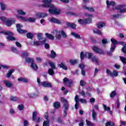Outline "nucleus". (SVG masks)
<instances>
[{"label": "nucleus", "mask_w": 126, "mask_h": 126, "mask_svg": "<svg viewBox=\"0 0 126 126\" xmlns=\"http://www.w3.org/2000/svg\"><path fill=\"white\" fill-rule=\"evenodd\" d=\"M116 8L117 9H120V12L125 13L126 12V8L125 5H120L118 6Z\"/></svg>", "instance_id": "nucleus-15"}, {"label": "nucleus", "mask_w": 126, "mask_h": 126, "mask_svg": "<svg viewBox=\"0 0 126 126\" xmlns=\"http://www.w3.org/2000/svg\"><path fill=\"white\" fill-rule=\"evenodd\" d=\"M83 8H84V9H86V10H88V11H90V12H94V8L87 7L86 6H84L83 7Z\"/></svg>", "instance_id": "nucleus-25"}, {"label": "nucleus", "mask_w": 126, "mask_h": 126, "mask_svg": "<svg viewBox=\"0 0 126 126\" xmlns=\"http://www.w3.org/2000/svg\"><path fill=\"white\" fill-rule=\"evenodd\" d=\"M114 126V123L112 122H108L106 124V126Z\"/></svg>", "instance_id": "nucleus-50"}, {"label": "nucleus", "mask_w": 126, "mask_h": 126, "mask_svg": "<svg viewBox=\"0 0 126 126\" xmlns=\"http://www.w3.org/2000/svg\"><path fill=\"white\" fill-rule=\"evenodd\" d=\"M16 46L19 48H21V44L19 42H16Z\"/></svg>", "instance_id": "nucleus-64"}, {"label": "nucleus", "mask_w": 126, "mask_h": 126, "mask_svg": "<svg viewBox=\"0 0 126 126\" xmlns=\"http://www.w3.org/2000/svg\"><path fill=\"white\" fill-rule=\"evenodd\" d=\"M52 34L50 33H46L45 36L48 38V39H50V40H54V39H56V40H61L62 39V37L63 38H67V35H66V32L63 30H60L58 32L57 30H54L53 31Z\"/></svg>", "instance_id": "nucleus-2"}, {"label": "nucleus", "mask_w": 126, "mask_h": 126, "mask_svg": "<svg viewBox=\"0 0 126 126\" xmlns=\"http://www.w3.org/2000/svg\"><path fill=\"white\" fill-rule=\"evenodd\" d=\"M85 56L88 57V59H91V58H92V53H85Z\"/></svg>", "instance_id": "nucleus-46"}, {"label": "nucleus", "mask_w": 126, "mask_h": 126, "mask_svg": "<svg viewBox=\"0 0 126 126\" xmlns=\"http://www.w3.org/2000/svg\"><path fill=\"white\" fill-rule=\"evenodd\" d=\"M85 16L87 18L85 19H80L78 20L79 24H87L92 22V14L86 13Z\"/></svg>", "instance_id": "nucleus-3"}, {"label": "nucleus", "mask_w": 126, "mask_h": 126, "mask_svg": "<svg viewBox=\"0 0 126 126\" xmlns=\"http://www.w3.org/2000/svg\"><path fill=\"white\" fill-rule=\"evenodd\" d=\"M106 73L108 74H109L110 75V76L117 77L119 75V74H118L119 73L118 72L116 71L115 70H113L112 72L109 69H107Z\"/></svg>", "instance_id": "nucleus-12"}, {"label": "nucleus", "mask_w": 126, "mask_h": 126, "mask_svg": "<svg viewBox=\"0 0 126 126\" xmlns=\"http://www.w3.org/2000/svg\"><path fill=\"white\" fill-rule=\"evenodd\" d=\"M0 20L4 23H5V25H6V26L8 27L11 26L12 24H14V23H15V19H12L11 20H8L4 17H0Z\"/></svg>", "instance_id": "nucleus-5"}, {"label": "nucleus", "mask_w": 126, "mask_h": 126, "mask_svg": "<svg viewBox=\"0 0 126 126\" xmlns=\"http://www.w3.org/2000/svg\"><path fill=\"white\" fill-rule=\"evenodd\" d=\"M43 4L41 5V7H49V13L50 14H55L56 15H59L61 14V9L58 8H56L55 6L52 4V0H42Z\"/></svg>", "instance_id": "nucleus-1"}, {"label": "nucleus", "mask_w": 126, "mask_h": 126, "mask_svg": "<svg viewBox=\"0 0 126 126\" xmlns=\"http://www.w3.org/2000/svg\"><path fill=\"white\" fill-rule=\"evenodd\" d=\"M7 40L9 41H14L15 40V38L10 35L7 37Z\"/></svg>", "instance_id": "nucleus-52"}, {"label": "nucleus", "mask_w": 126, "mask_h": 126, "mask_svg": "<svg viewBox=\"0 0 126 126\" xmlns=\"http://www.w3.org/2000/svg\"><path fill=\"white\" fill-rule=\"evenodd\" d=\"M0 33L4 34V35H9V36H12L13 33L10 32L2 31V28L0 27Z\"/></svg>", "instance_id": "nucleus-17"}, {"label": "nucleus", "mask_w": 126, "mask_h": 126, "mask_svg": "<svg viewBox=\"0 0 126 126\" xmlns=\"http://www.w3.org/2000/svg\"><path fill=\"white\" fill-rule=\"evenodd\" d=\"M37 96V94H32V93H27L25 95L26 98H34V97H36Z\"/></svg>", "instance_id": "nucleus-20"}, {"label": "nucleus", "mask_w": 126, "mask_h": 126, "mask_svg": "<svg viewBox=\"0 0 126 126\" xmlns=\"http://www.w3.org/2000/svg\"><path fill=\"white\" fill-rule=\"evenodd\" d=\"M31 67L32 69L34 71H36L37 69H38V66L37 65V64L34 62L31 64Z\"/></svg>", "instance_id": "nucleus-22"}, {"label": "nucleus", "mask_w": 126, "mask_h": 126, "mask_svg": "<svg viewBox=\"0 0 126 126\" xmlns=\"http://www.w3.org/2000/svg\"><path fill=\"white\" fill-rule=\"evenodd\" d=\"M92 62L95 64H98L99 63V59L96 56H93L92 57Z\"/></svg>", "instance_id": "nucleus-21"}, {"label": "nucleus", "mask_w": 126, "mask_h": 126, "mask_svg": "<svg viewBox=\"0 0 126 126\" xmlns=\"http://www.w3.org/2000/svg\"><path fill=\"white\" fill-rule=\"evenodd\" d=\"M77 60H71L69 61V63H71V64H75L77 63Z\"/></svg>", "instance_id": "nucleus-43"}, {"label": "nucleus", "mask_w": 126, "mask_h": 126, "mask_svg": "<svg viewBox=\"0 0 126 126\" xmlns=\"http://www.w3.org/2000/svg\"><path fill=\"white\" fill-rule=\"evenodd\" d=\"M14 71V70L13 69H11L10 70L8 73L6 74V77H7V78H9V77H10V76H11V74H12V73Z\"/></svg>", "instance_id": "nucleus-31"}, {"label": "nucleus", "mask_w": 126, "mask_h": 126, "mask_svg": "<svg viewBox=\"0 0 126 126\" xmlns=\"http://www.w3.org/2000/svg\"><path fill=\"white\" fill-rule=\"evenodd\" d=\"M0 6L1 10L2 11H4V10L6 8V6L5 5V4H4V3H0Z\"/></svg>", "instance_id": "nucleus-34"}, {"label": "nucleus", "mask_w": 126, "mask_h": 126, "mask_svg": "<svg viewBox=\"0 0 126 126\" xmlns=\"http://www.w3.org/2000/svg\"><path fill=\"white\" fill-rule=\"evenodd\" d=\"M10 100L11 101H12L13 102H15L16 101H17V100H18V98H17L16 97V96H11L10 98Z\"/></svg>", "instance_id": "nucleus-41"}, {"label": "nucleus", "mask_w": 126, "mask_h": 126, "mask_svg": "<svg viewBox=\"0 0 126 126\" xmlns=\"http://www.w3.org/2000/svg\"><path fill=\"white\" fill-rule=\"evenodd\" d=\"M78 100H79V97L78 95H76L75 97V101L76 102L75 104V109H78V107H79V103L78 102Z\"/></svg>", "instance_id": "nucleus-19"}, {"label": "nucleus", "mask_w": 126, "mask_h": 126, "mask_svg": "<svg viewBox=\"0 0 126 126\" xmlns=\"http://www.w3.org/2000/svg\"><path fill=\"white\" fill-rule=\"evenodd\" d=\"M46 41L47 39L46 38H43L42 41L37 40L33 41V45L34 46H39L40 45H44L46 43Z\"/></svg>", "instance_id": "nucleus-9"}, {"label": "nucleus", "mask_w": 126, "mask_h": 126, "mask_svg": "<svg viewBox=\"0 0 126 126\" xmlns=\"http://www.w3.org/2000/svg\"><path fill=\"white\" fill-rule=\"evenodd\" d=\"M16 18H17L18 19H20L23 21H29V22H31L32 23H33V22H35V21H36V18H35V17H30L26 19L25 17H24L23 16L16 15Z\"/></svg>", "instance_id": "nucleus-4"}, {"label": "nucleus", "mask_w": 126, "mask_h": 126, "mask_svg": "<svg viewBox=\"0 0 126 126\" xmlns=\"http://www.w3.org/2000/svg\"><path fill=\"white\" fill-rule=\"evenodd\" d=\"M42 35H43V33H38L37 34L38 40H41V39H42V41H43V39H45V38L42 37Z\"/></svg>", "instance_id": "nucleus-40"}, {"label": "nucleus", "mask_w": 126, "mask_h": 126, "mask_svg": "<svg viewBox=\"0 0 126 126\" xmlns=\"http://www.w3.org/2000/svg\"><path fill=\"white\" fill-rule=\"evenodd\" d=\"M36 117H37V112L35 111L32 114V120L35 121L36 119Z\"/></svg>", "instance_id": "nucleus-47"}, {"label": "nucleus", "mask_w": 126, "mask_h": 126, "mask_svg": "<svg viewBox=\"0 0 126 126\" xmlns=\"http://www.w3.org/2000/svg\"><path fill=\"white\" fill-rule=\"evenodd\" d=\"M24 126H28V121L27 120H24Z\"/></svg>", "instance_id": "nucleus-62"}, {"label": "nucleus", "mask_w": 126, "mask_h": 126, "mask_svg": "<svg viewBox=\"0 0 126 126\" xmlns=\"http://www.w3.org/2000/svg\"><path fill=\"white\" fill-rule=\"evenodd\" d=\"M11 51L14 53H16L17 52V49H16L15 47H13L11 48Z\"/></svg>", "instance_id": "nucleus-63"}, {"label": "nucleus", "mask_w": 126, "mask_h": 126, "mask_svg": "<svg viewBox=\"0 0 126 126\" xmlns=\"http://www.w3.org/2000/svg\"><path fill=\"white\" fill-rule=\"evenodd\" d=\"M120 44L121 45H122V46H124V47L122 48V51L126 54V43L124 42H120Z\"/></svg>", "instance_id": "nucleus-27"}, {"label": "nucleus", "mask_w": 126, "mask_h": 126, "mask_svg": "<svg viewBox=\"0 0 126 126\" xmlns=\"http://www.w3.org/2000/svg\"><path fill=\"white\" fill-rule=\"evenodd\" d=\"M61 102H63V117H65L66 116V112H67V110H68V103H67V100L64 99V97L61 98Z\"/></svg>", "instance_id": "nucleus-6"}, {"label": "nucleus", "mask_w": 126, "mask_h": 126, "mask_svg": "<svg viewBox=\"0 0 126 126\" xmlns=\"http://www.w3.org/2000/svg\"><path fill=\"white\" fill-rule=\"evenodd\" d=\"M63 82L65 84H66L68 82V78H64L63 79Z\"/></svg>", "instance_id": "nucleus-61"}, {"label": "nucleus", "mask_w": 126, "mask_h": 126, "mask_svg": "<svg viewBox=\"0 0 126 126\" xmlns=\"http://www.w3.org/2000/svg\"><path fill=\"white\" fill-rule=\"evenodd\" d=\"M25 62L28 63L32 64L34 63V60L31 58H26Z\"/></svg>", "instance_id": "nucleus-29"}, {"label": "nucleus", "mask_w": 126, "mask_h": 126, "mask_svg": "<svg viewBox=\"0 0 126 126\" xmlns=\"http://www.w3.org/2000/svg\"><path fill=\"white\" fill-rule=\"evenodd\" d=\"M94 33H95V34H97L98 35H102V32H101V31H100L99 30L94 29Z\"/></svg>", "instance_id": "nucleus-39"}, {"label": "nucleus", "mask_w": 126, "mask_h": 126, "mask_svg": "<svg viewBox=\"0 0 126 126\" xmlns=\"http://www.w3.org/2000/svg\"><path fill=\"white\" fill-rule=\"evenodd\" d=\"M86 83L85 82V81H81L80 83V84L81 86H84V85H85Z\"/></svg>", "instance_id": "nucleus-59"}, {"label": "nucleus", "mask_w": 126, "mask_h": 126, "mask_svg": "<svg viewBox=\"0 0 126 126\" xmlns=\"http://www.w3.org/2000/svg\"><path fill=\"white\" fill-rule=\"evenodd\" d=\"M60 106H61V105L60 104V102H54V108L58 109V108H60Z\"/></svg>", "instance_id": "nucleus-42"}, {"label": "nucleus", "mask_w": 126, "mask_h": 126, "mask_svg": "<svg viewBox=\"0 0 126 126\" xmlns=\"http://www.w3.org/2000/svg\"><path fill=\"white\" fill-rule=\"evenodd\" d=\"M28 56H29V54L28 52H24L22 55V57H23V58H25L26 59L27 58Z\"/></svg>", "instance_id": "nucleus-45"}, {"label": "nucleus", "mask_w": 126, "mask_h": 126, "mask_svg": "<svg viewBox=\"0 0 126 126\" xmlns=\"http://www.w3.org/2000/svg\"><path fill=\"white\" fill-rule=\"evenodd\" d=\"M27 38L28 39H32L33 38V34L31 32H29L27 34Z\"/></svg>", "instance_id": "nucleus-44"}, {"label": "nucleus", "mask_w": 126, "mask_h": 126, "mask_svg": "<svg viewBox=\"0 0 126 126\" xmlns=\"http://www.w3.org/2000/svg\"><path fill=\"white\" fill-rule=\"evenodd\" d=\"M115 95H116V92L112 91L110 94V98H114V97H115Z\"/></svg>", "instance_id": "nucleus-48"}, {"label": "nucleus", "mask_w": 126, "mask_h": 126, "mask_svg": "<svg viewBox=\"0 0 126 126\" xmlns=\"http://www.w3.org/2000/svg\"><path fill=\"white\" fill-rule=\"evenodd\" d=\"M42 121V118L40 117H37L36 119L35 120V123H40Z\"/></svg>", "instance_id": "nucleus-55"}, {"label": "nucleus", "mask_w": 126, "mask_h": 126, "mask_svg": "<svg viewBox=\"0 0 126 126\" xmlns=\"http://www.w3.org/2000/svg\"><path fill=\"white\" fill-rule=\"evenodd\" d=\"M18 109L19 110V111H23V110L24 109V106L22 104H20L18 105Z\"/></svg>", "instance_id": "nucleus-49"}, {"label": "nucleus", "mask_w": 126, "mask_h": 126, "mask_svg": "<svg viewBox=\"0 0 126 126\" xmlns=\"http://www.w3.org/2000/svg\"><path fill=\"white\" fill-rule=\"evenodd\" d=\"M44 118L46 120L44 121L43 126H49L50 122L48 120V118H49V114L47 112L45 113L44 115Z\"/></svg>", "instance_id": "nucleus-11"}, {"label": "nucleus", "mask_w": 126, "mask_h": 126, "mask_svg": "<svg viewBox=\"0 0 126 126\" xmlns=\"http://www.w3.org/2000/svg\"><path fill=\"white\" fill-rule=\"evenodd\" d=\"M71 35L74 36L75 38H76V39H80V35L75 32H72L71 33Z\"/></svg>", "instance_id": "nucleus-35"}, {"label": "nucleus", "mask_w": 126, "mask_h": 126, "mask_svg": "<svg viewBox=\"0 0 126 126\" xmlns=\"http://www.w3.org/2000/svg\"><path fill=\"white\" fill-rule=\"evenodd\" d=\"M23 82L24 83H28V82H29V80L27 78H24L23 80Z\"/></svg>", "instance_id": "nucleus-57"}, {"label": "nucleus", "mask_w": 126, "mask_h": 126, "mask_svg": "<svg viewBox=\"0 0 126 126\" xmlns=\"http://www.w3.org/2000/svg\"><path fill=\"white\" fill-rule=\"evenodd\" d=\"M92 50L94 51L95 53H96L97 54H99L100 55H102V54H103V50H102L101 49L98 48L97 46H93L92 48Z\"/></svg>", "instance_id": "nucleus-10"}, {"label": "nucleus", "mask_w": 126, "mask_h": 126, "mask_svg": "<svg viewBox=\"0 0 126 126\" xmlns=\"http://www.w3.org/2000/svg\"><path fill=\"white\" fill-rule=\"evenodd\" d=\"M105 25V23L100 22L96 25V26L98 28H102V27H104Z\"/></svg>", "instance_id": "nucleus-30"}, {"label": "nucleus", "mask_w": 126, "mask_h": 126, "mask_svg": "<svg viewBox=\"0 0 126 126\" xmlns=\"http://www.w3.org/2000/svg\"><path fill=\"white\" fill-rule=\"evenodd\" d=\"M71 14L73 15V16H75V17H77L79 15L78 13H71Z\"/></svg>", "instance_id": "nucleus-58"}, {"label": "nucleus", "mask_w": 126, "mask_h": 126, "mask_svg": "<svg viewBox=\"0 0 126 126\" xmlns=\"http://www.w3.org/2000/svg\"><path fill=\"white\" fill-rule=\"evenodd\" d=\"M36 61L37 63H40L42 62V58L40 57H36Z\"/></svg>", "instance_id": "nucleus-56"}, {"label": "nucleus", "mask_w": 126, "mask_h": 126, "mask_svg": "<svg viewBox=\"0 0 126 126\" xmlns=\"http://www.w3.org/2000/svg\"><path fill=\"white\" fill-rule=\"evenodd\" d=\"M49 21L52 23H56V24H62V22L60 20L55 18H50Z\"/></svg>", "instance_id": "nucleus-16"}, {"label": "nucleus", "mask_w": 126, "mask_h": 126, "mask_svg": "<svg viewBox=\"0 0 126 126\" xmlns=\"http://www.w3.org/2000/svg\"><path fill=\"white\" fill-rule=\"evenodd\" d=\"M36 17L37 18H44L45 17H47L48 16V14L46 13H37L35 14Z\"/></svg>", "instance_id": "nucleus-13"}, {"label": "nucleus", "mask_w": 126, "mask_h": 126, "mask_svg": "<svg viewBox=\"0 0 126 126\" xmlns=\"http://www.w3.org/2000/svg\"><path fill=\"white\" fill-rule=\"evenodd\" d=\"M37 82L39 86H43V87L46 88L52 87V83L47 81L41 82L40 78H37Z\"/></svg>", "instance_id": "nucleus-7"}, {"label": "nucleus", "mask_w": 126, "mask_h": 126, "mask_svg": "<svg viewBox=\"0 0 126 126\" xmlns=\"http://www.w3.org/2000/svg\"><path fill=\"white\" fill-rule=\"evenodd\" d=\"M106 4L107 5V7H109L110 5L114 6V5H116V2H115L114 1H109V0H107Z\"/></svg>", "instance_id": "nucleus-26"}, {"label": "nucleus", "mask_w": 126, "mask_h": 126, "mask_svg": "<svg viewBox=\"0 0 126 126\" xmlns=\"http://www.w3.org/2000/svg\"><path fill=\"white\" fill-rule=\"evenodd\" d=\"M51 59H55L57 57V54L54 50H52L51 52V55L49 56Z\"/></svg>", "instance_id": "nucleus-28"}, {"label": "nucleus", "mask_w": 126, "mask_h": 126, "mask_svg": "<svg viewBox=\"0 0 126 126\" xmlns=\"http://www.w3.org/2000/svg\"><path fill=\"white\" fill-rule=\"evenodd\" d=\"M16 27L18 33H20V34H24L25 33H27L28 32L26 30H22L21 28H22V25L19 24L16 25Z\"/></svg>", "instance_id": "nucleus-8"}, {"label": "nucleus", "mask_w": 126, "mask_h": 126, "mask_svg": "<svg viewBox=\"0 0 126 126\" xmlns=\"http://www.w3.org/2000/svg\"><path fill=\"white\" fill-rule=\"evenodd\" d=\"M116 49V45H112L111 47L110 48V52L112 53V52H114L115 51V49Z\"/></svg>", "instance_id": "nucleus-54"}, {"label": "nucleus", "mask_w": 126, "mask_h": 126, "mask_svg": "<svg viewBox=\"0 0 126 126\" xmlns=\"http://www.w3.org/2000/svg\"><path fill=\"white\" fill-rule=\"evenodd\" d=\"M96 117H97V113L94 110H93L92 112V118L94 121L96 120Z\"/></svg>", "instance_id": "nucleus-36"}, {"label": "nucleus", "mask_w": 126, "mask_h": 126, "mask_svg": "<svg viewBox=\"0 0 126 126\" xmlns=\"http://www.w3.org/2000/svg\"><path fill=\"white\" fill-rule=\"evenodd\" d=\"M79 101H80V102L83 104H86L87 103L86 100L83 98H80V99L79 98L78 102H79Z\"/></svg>", "instance_id": "nucleus-51"}, {"label": "nucleus", "mask_w": 126, "mask_h": 126, "mask_svg": "<svg viewBox=\"0 0 126 126\" xmlns=\"http://www.w3.org/2000/svg\"><path fill=\"white\" fill-rule=\"evenodd\" d=\"M103 108L104 111H107V112H109V114L112 115L113 114V112L112 111H111V108L108 106H107L106 105H103Z\"/></svg>", "instance_id": "nucleus-24"}, {"label": "nucleus", "mask_w": 126, "mask_h": 126, "mask_svg": "<svg viewBox=\"0 0 126 126\" xmlns=\"http://www.w3.org/2000/svg\"><path fill=\"white\" fill-rule=\"evenodd\" d=\"M111 41L112 42V45L113 46H116V45H117V44H119V42H118V41H117L116 39H115L114 38H111Z\"/></svg>", "instance_id": "nucleus-32"}, {"label": "nucleus", "mask_w": 126, "mask_h": 126, "mask_svg": "<svg viewBox=\"0 0 126 126\" xmlns=\"http://www.w3.org/2000/svg\"><path fill=\"white\" fill-rule=\"evenodd\" d=\"M59 66H60L61 68L64 69L65 70H66L67 69V67H66V66H65V64H64L63 63H61L59 64Z\"/></svg>", "instance_id": "nucleus-33"}, {"label": "nucleus", "mask_w": 126, "mask_h": 126, "mask_svg": "<svg viewBox=\"0 0 126 126\" xmlns=\"http://www.w3.org/2000/svg\"><path fill=\"white\" fill-rule=\"evenodd\" d=\"M3 83L8 88H10L13 86L12 83L8 80L3 81Z\"/></svg>", "instance_id": "nucleus-18"}, {"label": "nucleus", "mask_w": 126, "mask_h": 126, "mask_svg": "<svg viewBox=\"0 0 126 126\" xmlns=\"http://www.w3.org/2000/svg\"><path fill=\"white\" fill-rule=\"evenodd\" d=\"M49 63L51 67L50 68H52L53 69H56V65L55 64V63L52 62H50Z\"/></svg>", "instance_id": "nucleus-37"}, {"label": "nucleus", "mask_w": 126, "mask_h": 126, "mask_svg": "<svg viewBox=\"0 0 126 126\" xmlns=\"http://www.w3.org/2000/svg\"><path fill=\"white\" fill-rule=\"evenodd\" d=\"M16 12L18 14H15V17H16V15H26L27 13L26 12L24 11L23 9H18L16 10Z\"/></svg>", "instance_id": "nucleus-14"}, {"label": "nucleus", "mask_w": 126, "mask_h": 126, "mask_svg": "<svg viewBox=\"0 0 126 126\" xmlns=\"http://www.w3.org/2000/svg\"><path fill=\"white\" fill-rule=\"evenodd\" d=\"M2 67L3 68H7V66L6 65H2L0 64V69Z\"/></svg>", "instance_id": "nucleus-60"}, {"label": "nucleus", "mask_w": 126, "mask_h": 126, "mask_svg": "<svg viewBox=\"0 0 126 126\" xmlns=\"http://www.w3.org/2000/svg\"><path fill=\"white\" fill-rule=\"evenodd\" d=\"M66 26H67V27H70V28H72L73 29H75V28H76V25H75V24L67 23H66Z\"/></svg>", "instance_id": "nucleus-23"}, {"label": "nucleus", "mask_w": 126, "mask_h": 126, "mask_svg": "<svg viewBox=\"0 0 126 126\" xmlns=\"http://www.w3.org/2000/svg\"><path fill=\"white\" fill-rule=\"evenodd\" d=\"M86 124L88 126H94V125H93V124L92 123H91L90 121H89L87 120L86 121Z\"/></svg>", "instance_id": "nucleus-53"}, {"label": "nucleus", "mask_w": 126, "mask_h": 126, "mask_svg": "<svg viewBox=\"0 0 126 126\" xmlns=\"http://www.w3.org/2000/svg\"><path fill=\"white\" fill-rule=\"evenodd\" d=\"M54 69L49 68L48 69V72L49 74V75H54L55 74V72H54Z\"/></svg>", "instance_id": "nucleus-38"}]
</instances>
